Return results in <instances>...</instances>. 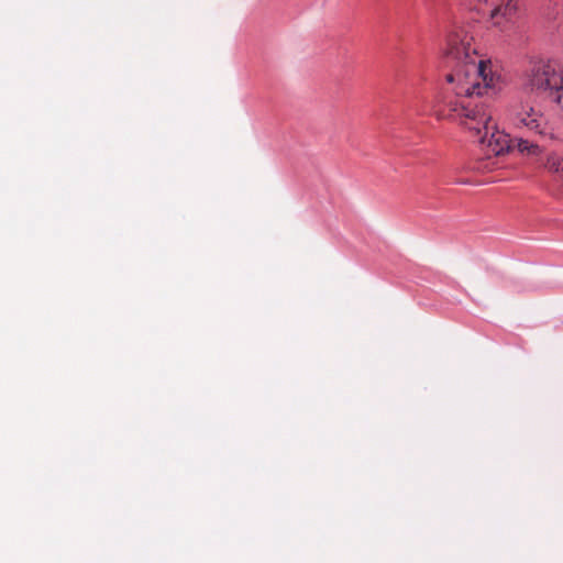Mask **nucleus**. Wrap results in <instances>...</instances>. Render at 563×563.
I'll return each mask as SVG.
<instances>
[{"instance_id":"f257e3e1","label":"nucleus","mask_w":563,"mask_h":563,"mask_svg":"<svg viewBox=\"0 0 563 563\" xmlns=\"http://www.w3.org/2000/svg\"><path fill=\"white\" fill-rule=\"evenodd\" d=\"M474 55L475 51L471 54L470 43H465L459 34L448 37L446 58L454 62V66L445 79L455 85L454 98L444 100L437 117L457 121L483 144L492 131L487 145L494 154H503L510 148V140L504 131L498 130L492 115L490 103L496 95L495 76L487 63L476 62Z\"/></svg>"},{"instance_id":"f03ea898","label":"nucleus","mask_w":563,"mask_h":563,"mask_svg":"<svg viewBox=\"0 0 563 563\" xmlns=\"http://www.w3.org/2000/svg\"><path fill=\"white\" fill-rule=\"evenodd\" d=\"M523 87L530 92L548 95L555 102V96L563 92V73L550 60L533 62L526 71Z\"/></svg>"},{"instance_id":"7ed1b4c3","label":"nucleus","mask_w":563,"mask_h":563,"mask_svg":"<svg viewBox=\"0 0 563 563\" xmlns=\"http://www.w3.org/2000/svg\"><path fill=\"white\" fill-rule=\"evenodd\" d=\"M505 134L508 135L507 133H505ZM490 135H492V131L487 134L486 142L484 144L481 142H478V143L481 144L482 148L485 150V155L487 158H489L492 156H501V154H494L489 150L487 144H488V140L490 139ZM508 137H510V136L508 135ZM509 140H510V148L507 152L503 153V155L509 153L515 147L514 140H511V139H509ZM516 147L518 148V151L520 153H527L530 155H537L540 153V147L538 144H534V143H532L528 140L521 139V137L516 140Z\"/></svg>"},{"instance_id":"20e7f679","label":"nucleus","mask_w":563,"mask_h":563,"mask_svg":"<svg viewBox=\"0 0 563 563\" xmlns=\"http://www.w3.org/2000/svg\"><path fill=\"white\" fill-rule=\"evenodd\" d=\"M543 117L537 113L533 109L530 112H525L521 114L520 123L527 126L530 131L536 133H542L541 123Z\"/></svg>"},{"instance_id":"39448f33","label":"nucleus","mask_w":563,"mask_h":563,"mask_svg":"<svg viewBox=\"0 0 563 563\" xmlns=\"http://www.w3.org/2000/svg\"><path fill=\"white\" fill-rule=\"evenodd\" d=\"M561 165H562V169H563V161L559 163V166L556 169H559Z\"/></svg>"}]
</instances>
